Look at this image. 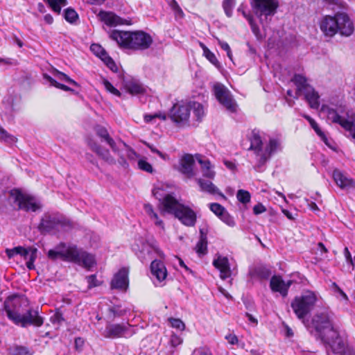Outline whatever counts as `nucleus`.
I'll use <instances>...</instances> for the list:
<instances>
[{"label":"nucleus","mask_w":355,"mask_h":355,"mask_svg":"<svg viewBox=\"0 0 355 355\" xmlns=\"http://www.w3.org/2000/svg\"><path fill=\"white\" fill-rule=\"evenodd\" d=\"M190 116V105L188 103H178L170 110V118L176 123H184Z\"/></svg>","instance_id":"dca6fc26"},{"label":"nucleus","mask_w":355,"mask_h":355,"mask_svg":"<svg viewBox=\"0 0 355 355\" xmlns=\"http://www.w3.org/2000/svg\"><path fill=\"white\" fill-rule=\"evenodd\" d=\"M132 325L126 324H108L103 333L107 338H116L120 337H130L135 334Z\"/></svg>","instance_id":"4468645a"},{"label":"nucleus","mask_w":355,"mask_h":355,"mask_svg":"<svg viewBox=\"0 0 355 355\" xmlns=\"http://www.w3.org/2000/svg\"><path fill=\"white\" fill-rule=\"evenodd\" d=\"M214 92L216 99L225 109L231 112H236L238 105L230 90L223 84L216 83L214 86Z\"/></svg>","instance_id":"ddd939ff"},{"label":"nucleus","mask_w":355,"mask_h":355,"mask_svg":"<svg viewBox=\"0 0 355 355\" xmlns=\"http://www.w3.org/2000/svg\"><path fill=\"white\" fill-rule=\"evenodd\" d=\"M292 81L297 87L294 98H298L301 95H304L310 107L313 109H318L320 105V96L318 92L307 83V79L301 74H295L292 78Z\"/></svg>","instance_id":"1a4fd4ad"},{"label":"nucleus","mask_w":355,"mask_h":355,"mask_svg":"<svg viewBox=\"0 0 355 355\" xmlns=\"http://www.w3.org/2000/svg\"><path fill=\"white\" fill-rule=\"evenodd\" d=\"M90 49L101 60L107 55L105 50L99 44H93Z\"/></svg>","instance_id":"49530a36"},{"label":"nucleus","mask_w":355,"mask_h":355,"mask_svg":"<svg viewBox=\"0 0 355 355\" xmlns=\"http://www.w3.org/2000/svg\"><path fill=\"white\" fill-rule=\"evenodd\" d=\"M125 87L129 93L135 95L142 94L144 92V88L138 82L135 80H130L125 83Z\"/></svg>","instance_id":"f704fd0d"},{"label":"nucleus","mask_w":355,"mask_h":355,"mask_svg":"<svg viewBox=\"0 0 355 355\" xmlns=\"http://www.w3.org/2000/svg\"><path fill=\"white\" fill-rule=\"evenodd\" d=\"M163 211L173 214L186 226L193 227L196 223L195 211L188 206L180 203L172 195H168L164 198Z\"/></svg>","instance_id":"0eeeda50"},{"label":"nucleus","mask_w":355,"mask_h":355,"mask_svg":"<svg viewBox=\"0 0 355 355\" xmlns=\"http://www.w3.org/2000/svg\"><path fill=\"white\" fill-rule=\"evenodd\" d=\"M220 218L227 225L234 227L235 225V221L234 218L231 216L227 211H225L220 216Z\"/></svg>","instance_id":"13d9d810"},{"label":"nucleus","mask_w":355,"mask_h":355,"mask_svg":"<svg viewBox=\"0 0 355 355\" xmlns=\"http://www.w3.org/2000/svg\"><path fill=\"white\" fill-rule=\"evenodd\" d=\"M145 144L149 148V149L151 150L152 153H156L158 156H159L162 159H166L167 155L162 153L161 151H159L158 149H157L153 145H151L148 143H145Z\"/></svg>","instance_id":"680f3d73"},{"label":"nucleus","mask_w":355,"mask_h":355,"mask_svg":"<svg viewBox=\"0 0 355 355\" xmlns=\"http://www.w3.org/2000/svg\"><path fill=\"white\" fill-rule=\"evenodd\" d=\"M249 139L250 141V146L248 150L252 151L253 153L254 159L255 161L254 165H258L259 155H261V153L263 152L264 148L263 147V141L260 132L257 130H253L249 136Z\"/></svg>","instance_id":"a211bd4d"},{"label":"nucleus","mask_w":355,"mask_h":355,"mask_svg":"<svg viewBox=\"0 0 355 355\" xmlns=\"http://www.w3.org/2000/svg\"><path fill=\"white\" fill-rule=\"evenodd\" d=\"M102 61L107 65V67L112 71L116 72L118 69L113 59L107 54L105 57H103Z\"/></svg>","instance_id":"6e6d98bb"},{"label":"nucleus","mask_w":355,"mask_h":355,"mask_svg":"<svg viewBox=\"0 0 355 355\" xmlns=\"http://www.w3.org/2000/svg\"><path fill=\"white\" fill-rule=\"evenodd\" d=\"M63 15L65 20L71 24L75 23L78 19V15L71 8L64 10Z\"/></svg>","instance_id":"58836bf2"},{"label":"nucleus","mask_w":355,"mask_h":355,"mask_svg":"<svg viewBox=\"0 0 355 355\" xmlns=\"http://www.w3.org/2000/svg\"><path fill=\"white\" fill-rule=\"evenodd\" d=\"M317 300L318 297L314 292L306 291L294 298L291 302V308L297 317L303 320L313 309Z\"/></svg>","instance_id":"9d476101"},{"label":"nucleus","mask_w":355,"mask_h":355,"mask_svg":"<svg viewBox=\"0 0 355 355\" xmlns=\"http://www.w3.org/2000/svg\"><path fill=\"white\" fill-rule=\"evenodd\" d=\"M47 256L53 261L61 259L76 263L88 269L95 264V259L92 254L78 248L75 245H67L64 243H60L53 249L49 250Z\"/></svg>","instance_id":"7ed1b4c3"},{"label":"nucleus","mask_w":355,"mask_h":355,"mask_svg":"<svg viewBox=\"0 0 355 355\" xmlns=\"http://www.w3.org/2000/svg\"><path fill=\"white\" fill-rule=\"evenodd\" d=\"M21 250H22V246H17V247H15L12 249L6 248L5 252H6V255L8 256V259H12L15 255H17V254L19 255V254L21 252Z\"/></svg>","instance_id":"bf43d9fd"},{"label":"nucleus","mask_w":355,"mask_h":355,"mask_svg":"<svg viewBox=\"0 0 355 355\" xmlns=\"http://www.w3.org/2000/svg\"><path fill=\"white\" fill-rule=\"evenodd\" d=\"M37 251L36 248H25L22 247V250L19 255L26 261V265L29 270H33L35 268L34 262L37 258Z\"/></svg>","instance_id":"bb28decb"},{"label":"nucleus","mask_w":355,"mask_h":355,"mask_svg":"<svg viewBox=\"0 0 355 355\" xmlns=\"http://www.w3.org/2000/svg\"><path fill=\"white\" fill-rule=\"evenodd\" d=\"M51 322L55 325H60L63 321L64 318L60 310H57L50 318Z\"/></svg>","instance_id":"864d4df0"},{"label":"nucleus","mask_w":355,"mask_h":355,"mask_svg":"<svg viewBox=\"0 0 355 355\" xmlns=\"http://www.w3.org/2000/svg\"><path fill=\"white\" fill-rule=\"evenodd\" d=\"M195 157L198 162L200 164V170L202 176L210 180L214 179L216 173L214 171V167L211 165L210 161L200 154H196Z\"/></svg>","instance_id":"b1692460"},{"label":"nucleus","mask_w":355,"mask_h":355,"mask_svg":"<svg viewBox=\"0 0 355 355\" xmlns=\"http://www.w3.org/2000/svg\"><path fill=\"white\" fill-rule=\"evenodd\" d=\"M320 29L327 37L336 34L349 37L354 31V25L349 16L345 12H337L334 15H325L320 21Z\"/></svg>","instance_id":"20e7f679"},{"label":"nucleus","mask_w":355,"mask_h":355,"mask_svg":"<svg viewBox=\"0 0 355 355\" xmlns=\"http://www.w3.org/2000/svg\"><path fill=\"white\" fill-rule=\"evenodd\" d=\"M237 11L241 12L242 15L248 20V21L250 24L251 30H252L253 34L257 37V39L259 40H262L263 36H262V35H261V33L260 32V30H259V28L258 25L254 21V19L252 15L251 14L248 13L247 12H245L243 10L242 6H240L237 9Z\"/></svg>","instance_id":"c756f323"},{"label":"nucleus","mask_w":355,"mask_h":355,"mask_svg":"<svg viewBox=\"0 0 355 355\" xmlns=\"http://www.w3.org/2000/svg\"><path fill=\"white\" fill-rule=\"evenodd\" d=\"M194 158L190 154L184 155L180 161L179 171L187 178H190L195 175L193 171Z\"/></svg>","instance_id":"4be33fe9"},{"label":"nucleus","mask_w":355,"mask_h":355,"mask_svg":"<svg viewBox=\"0 0 355 355\" xmlns=\"http://www.w3.org/2000/svg\"><path fill=\"white\" fill-rule=\"evenodd\" d=\"M44 2L46 3L51 10L57 13L60 14L61 9L62 7L67 4V0H43Z\"/></svg>","instance_id":"e433bc0d"},{"label":"nucleus","mask_w":355,"mask_h":355,"mask_svg":"<svg viewBox=\"0 0 355 355\" xmlns=\"http://www.w3.org/2000/svg\"><path fill=\"white\" fill-rule=\"evenodd\" d=\"M292 284V281L285 282L279 275H274L271 277L270 287L273 292L279 293L283 297L288 295V291Z\"/></svg>","instance_id":"6ab92c4d"},{"label":"nucleus","mask_w":355,"mask_h":355,"mask_svg":"<svg viewBox=\"0 0 355 355\" xmlns=\"http://www.w3.org/2000/svg\"><path fill=\"white\" fill-rule=\"evenodd\" d=\"M109 36L120 47L134 51L146 50L153 42L150 35L142 31L132 32L112 30L109 33Z\"/></svg>","instance_id":"39448f33"},{"label":"nucleus","mask_w":355,"mask_h":355,"mask_svg":"<svg viewBox=\"0 0 355 355\" xmlns=\"http://www.w3.org/2000/svg\"><path fill=\"white\" fill-rule=\"evenodd\" d=\"M99 15L101 20L107 26H115L123 24V19L113 12L101 11Z\"/></svg>","instance_id":"c85d7f7f"},{"label":"nucleus","mask_w":355,"mask_h":355,"mask_svg":"<svg viewBox=\"0 0 355 355\" xmlns=\"http://www.w3.org/2000/svg\"><path fill=\"white\" fill-rule=\"evenodd\" d=\"M97 135L101 141L105 142L111 148L112 151L118 150L117 141H114L109 135L107 130L102 126H98L96 130Z\"/></svg>","instance_id":"cd10ccee"},{"label":"nucleus","mask_w":355,"mask_h":355,"mask_svg":"<svg viewBox=\"0 0 355 355\" xmlns=\"http://www.w3.org/2000/svg\"><path fill=\"white\" fill-rule=\"evenodd\" d=\"M254 14L264 28L276 14L279 7L278 0H250Z\"/></svg>","instance_id":"6e6552de"},{"label":"nucleus","mask_w":355,"mask_h":355,"mask_svg":"<svg viewBox=\"0 0 355 355\" xmlns=\"http://www.w3.org/2000/svg\"><path fill=\"white\" fill-rule=\"evenodd\" d=\"M236 0H223V8L225 11V15L228 17H231L232 15V10L234 8Z\"/></svg>","instance_id":"a19ab883"},{"label":"nucleus","mask_w":355,"mask_h":355,"mask_svg":"<svg viewBox=\"0 0 355 355\" xmlns=\"http://www.w3.org/2000/svg\"><path fill=\"white\" fill-rule=\"evenodd\" d=\"M138 168L147 173H152L153 168L152 165L146 161L145 157L139 158L137 162Z\"/></svg>","instance_id":"79ce46f5"},{"label":"nucleus","mask_w":355,"mask_h":355,"mask_svg":"<svg viewBox=\"0 0 355 355\" xmlns=\"http://www.w3.org/2000/svg\"><path fill=\"white\" fill-rule=\"evenodd\" d=\"M266 210V207L261 203H259L254 206L253 212L254 214H260L265 212Z\"/></svg>","instance_id":"0e129e2a"},{"label":"nucleus","mask_w":355,"mask_h":355,"mask_svg":"<svg viewBox=\"0 0 355 355\" xmlns=\"http://www.w3.org/2000/svg\"><path fill=\"white\" fill-rule=\"evenodd\" d=\"M10 195L14 198L15 202L17 203L19 209L26 211H36L40 209L42 205L36 197L22 193L19 190H12Z\"/></svg>","instance_id":"9b49d317"},{"label":"nucleus","mask_w":355,"mask_h":355,"mask_svg":"<svg viewBox=\"0 0 355 355\" xmlns=\"http://www.w3.org/2000/svg\"><path fill=\"white\" fill-rule=\"evenodd\" d=\"M74 223L64 216L46 212L43 214L37 229L42 234H55L58 232H67L74 227Z\"/></svg>","instance_id":"423d86ee"},{"label":"nucleus","mask_w":355,"mask_h":355,"mask_svg":"<svg viewBox=\"0 0 355 355\" xmlns=\"http://www.w3.org/2000/svg\"><path fill=\"white\" fill-rule=\"evenodd\" d=\"M182 338L177 334L173 333L171 336L168 345L170 349L167 352V355H176L175 348L182 343Z\"/></svg>","instance_id":"72a5a7b5"},{"label":"nucleus","mask_w":355,"mask_h":355,"mask_svg":"<svg viewBox=\"0 0 355 355\" xmlns=\"http://www.w3.org/2000/svg\"><path fill=\"white\" fill-rule=\"evenodd\" d=\"M332 178L337 186L342 189H349L355 187V182L339 169L334 170Z\"/></svg>","instance_id":"412c9836"},{"label":"nucleus","mask_w":355,"mask_h":355,"mask_svg":"<svg viewBox=\"0 0 355 355\" xmlns=\"http://www.w3.org/2000/svg\"><path fill=\"white\" fill-rule=\"evenodd\" d=\"M201 46L203 49L204 55L207 58V59L216 67H218L219 62L215 55L204 44H201Z\"/></svg>","instance_id":"ea45409f"},{"label":"nucleus","mask_w":355,"mask_h":355,"mask_svg":"<svg viewBox=\"0 0 355 355\" xmlns=\"http://www.w3.org/2000/svg\"><path fill=\"white\" fill-rule=\"evenodd\" d=\"M200 239L198 241L196 250V252L198 254H205L207 253V236L205 234L203 233L202 230H200Z\"/></svg>","instance_id":"c9c22d12"},{"label":"nucleus","mask_w":355,"mask_h":355,"mask_svg":"<svg viewBox=\"0 0 355 355\" xmlns=\"http://www.w3.org/2000/svg\"><path fill=\"white\" fill-rule=\"evenodd\" d=\"M209 208L211 211L218 217H220L226 211L225 209L218 203L209 204Z\"/></svg>","instance_id":"5fc2aeb1"},{"label":"nucleus","mask_w":355,"mask_h":355,"mask_svg":"<svg viewBox=\"0 0 355 355\" xmlns=\"http://www.w3.org/2000/svg\"><path fill=\"white\" fill-rule=\"evenodd\" d=\"M188 105H190V111L192 110L197 119L200 120L205 114L202 105L195 101H190Z\"/></svg>","instance_id":"4c0bfd02"},{"label":"nucleus","mask_w":355,"mask_h":355,"mask_svg":"<svg viewBox=\"0 0 355 355\" xmlns=\"http://www.w3.org/2000/svg\"><path fill=\"white\" fill-rule=\"evenodd\" d=\"M193 355H211V353L208 350L199 349L194 351Z\"/></svg>","instance_id":"338daca9"},{"label":"nucleus","mask_w":355,"mask_h":355,"mask_svg":"<svg viewBox=\"0 0 355 355\" xmlns=\"http://www.w3.org/2000/svg\"><path fill=\"white\" fill-rule=\"evenodd\" d=\"M255 272L257 276L263 279H267L271 275V271L265 267H259L256 269Z\"/></svg>","instance_id":"3c124183"},{"label":"nucleus","mask_w":355,"mask_h":355,"mask_svg":"<svg viewBox=\"0 0 355 355\" xmlns=\"http://www.w3.org/2000/svg\"><path fill=\"white\" fill-rule=\"evenodd\" d=\"M87 280L88 283V288H91L98 286L96 276L95 275H91L87 277Z\"/></svg>","instance_id":"e2e57ef3"},{"label":"nucleus","mask_w":355,"mask_h":355,"mask_svg":"<svg viewBox=\"0 0 355 355\" xmlns=\"http://www.w3.org/2000/svg\"><path fill=\"white\" fill-rule=\"evenodd\" d=\"M153 195L155 196V198L159 201H162V205L163 206V202L164 200V198L168 196V194H164V190L160 188H155L153 190Z\"/></svg>","instance_id":"052dcab7"},{"label":"nucleus","mask_w":355,"mask_h":355,"mask_svg":"<svg viewBox=\"0 0 355 355\" xmlns=\"http://www.w3.org/2000/svg\"><path fill=\"white\" fill-rule=\"evenodd\" d=\"M196 181L200 187L201 191L209 193L211 194H220L224 196L218 190V189L210 181L205 180L202 178H197Z\"/></svg>","instance_id":"2f4dec72"},{"label":"nucleus","mask_w":355,"mask_h":355,"mask_svg":"<svg viewBox=\"0 0 355 355\" xmlns=\"http://www.w3.org/2000/svg\"><path fill=\"white\" fill-rule=\"evenodd\" d=\"M54 76L60 80L64 81L66 83L78 86V83L75 80H72L67 74L61 71L56 70L54 73Z\"/></svg>","instance_id":"a18cd8bd"},{"label":"nucleus","mask_w":355,"mask_h":355,"mask_svg":"<svg viewBox=\"0 0 355 355\" xmlns=\"http://www.w3.org/2000/svg\"><path fill=\"white\" fill-rule=\"evenodd\" d=\"M44 78L47 81H49L51 85H52V86H54L58 89H62L64 91H70L71 90V89L69 87L57 82L55 79H53V78H51L50 76H49L47 74H44Z\"/></svg>","instance_id":"c03bdc74"},{"label":"nucleus","mask_w":355,"mask_h":355,"mask_svg":"<svg viewBox=\"0 0 355 355\" xmlns=\"http://www.w3.org/2000/svg\"><path fill=\"white\" fill-rule=\"evenodd\" d=\"M144 207L146 213L154 221L155 225L164 230V223L162 220L159 219L158 215L154 211L153 206L150 204H145Z\"/></svg>","instance_id":"473e14b6"},{"label":"nucleus","mask_w":355,"mask_h":355,"mask_svg":"<svg viewBox=\"0 0 355 355\" xmlns=\"http://www.w3.org/2000/svg\"><path fill=\"white\" fill-rule=\"evenodd\" d=\"M117 144L118 150L113 152L119 156L118 162L124 168H128L129 164L126 161L125 156L121 153L123 150L125 151V156L130 161L135 162L137 159H139L140 155L122 140L117 141Z\"/></svg>","instance_id":"f3484780"},{"label":"nucleus","mask_w":355,"mask_h":355,"mask_svg":"<svg viewBox=\"0 0 355 355\" xmlns=\"http://www.w3.org/2000/svg\"><path fill=\"white\" fill-rule=\"evenodd\" d=\"M312 128L315 130L316 134L321 138V139L325 143L327 144V138L326 137V135L321 130L318 123L315 122V121H312L311 123H310Z\"/></svg>","instance_id":"4d7b16f0"},{"label":"nucleus","mask_w":355,"mask_h":355,"mask_svg":"<svg viewBox=\"0 0 355 355\" xmlns=\"http://www.w3.org/2000/svg\"><path fill=\"white\" fill-rule=\"evenodd\" d=\"M174 15H175V17L178 19H182L184 16V14L181 8H180L179 9L175 10L174 12Z\"/></svg>","instance_id":"774afa93"},{"label":"nucleus","mask_w":355,"mask_h":355,"mask_svg":"<svg viewBox=\"0 0 355 355\" xmlns=\"http://www.w3.org/2000/svg\"><path fill=\"white\" fill-rule=\"evenodd\" d=\"M225 339L228 341V343L231 345H234L238 343V338L234 334H228L225 336Z\"/></svg>","instance_id":"69168bd1"},{"label":"nucleus","mask_w":355,"mask_h":355,"mask_svg":"<svg viewBox=\"0 0 355 355\" xmlns=\"http://www.w3.org/2000/svg\"><path fill=\"white\" fill-rule=\"evenodd\" d=\"M150 271L153 278H155L157 282L161 283L167 276V270L161 261L154 260L150 264Z\"/></svg>","instance_id":"5701e85b"},{"label":"nucleus","mask_w":355,"mask_h":355,"mask_svg":"<svg viewBox=\"0 0 355 355\" xmlns=\"http://www.w3.org/2000/svg\"><path fill=\"white\" fill-rule=\"evenodd\" d=\"M155 253H157L159 256L162 255L158 249L155 248L148 243H143L141 248L139 249L137 257L142 262H145L148 259H152L153 257V254Z\"/></svg>","instance_id":"a878e982"},{"label":"nucleus","mask_w":355,"mask_h":355,"mask_svg":"<svg viewBox=\"0 0 355 355\" xmlns=\"http://www.w3.org/2000/svg\"><path fill=\"white\" fill-rule=\"evenodd\" d=\"M92 148L99 157L109 164H114L116 163L115 159L112 156L108 149L97 144H94L92 146Z\"/></svg>","instance_id":"7c9ffc66"},{"label":"nucleus","mask_w":355,"mask_h":355,"mask_svg":"<svg viewBox=\"0 0 355 355\" xmlns=\"http://www.w3.org/2000/svg\"><path fill=\"white\" fill-rule=\"evenodd\" d=\"M282 150V144L280 138L277 137H270L263 148L261 155H259L258 165H254V168L257 171H261L262 167L275 153Z\"/></svg>","instance_id":"f8f14e48"},{"label":"nucleus","mask_w":355,"mask_h":355,"mask_svg":"<svg viewBox=\"0 0 355 355\" xmlns=\"http://www.w3.org/2000/svg\"><path fill=\"white\" fill-rule=\"evenodd\" d=\"M128 283V271L123 268L114 275L111 282V288L126 291Z\"/></svg>","instance_id":"aec40b11"},{"label":"nucleus","mask_w":355,"mask_h":355,"mask_svg":"<svg viewBox=\"0 0 355 355\" xmlns=\"http://www.w3.org/2000/svg\"><path fill=\"white\" fill-rule=\"evenodd\" d=\"M322 110L326 114L328 121L340 125L351 135L355 119H346L339 115L336 110L329 106H323Z\"/></svg>","instance_id":"2eb2a0df"},{"label":"nucleus","mask_w":355,"mask_h":355,"mask_svg":"<svg viewBox=\"0 0 355 355\" xmlns=\"http://www.w3.org/2000/svg\"><path fill=\"white\" fill-rule=\"evenodd\" d=\"M316 337L324 345L328 355H355L347 350V346L334 325L332 315L324 311L316 313L312 319Z\"/></svg>","instance_id":"f257e3e1"},{"label":"nucleus","mask_w":355,"mask_h":355,"mask_svg":"<svg viewBox=\"0 0 355 355\" xmlns=\"http://www.w3.org/2000/svg\"><path fill=\"white\" fill-rule=\"evenodd\" d=\"M12 355H33V352H31L27 347L23 346H16L14 347Z\"/></svg>","instance_id":"603ef678"},{"label":"nucleus","mask_w":355,"mask_h":355,"mask_svg":"<svg viewBox=\"0 0 355 355\" xmlns=\"http://www.w3.org/2000/svg\"><path fill=\"white\" fill-rule=\"evenodd\" d=\"M213 265L220 270V277L222 279L230 277L231 270L230 268L229 260L225 257L218 256L213 261Z\"/></svg>","instance_id":"393cba45"},{"label":"nucleus","mask_w":355,"mask_h":355,"mask_svg":"<svg viewBox=\"0 0 355 355\" xmlns=\"http://www.w3.org/2000/svg\"><path fill=\"white\" fill-rule=\"evenodd\" d=\"M103 84L105 88V89L109 92L110 93L112 94L114 96H121V92L115 88L111 83H110L107 80L103 79Z\"/></svg>","instance_id":"8fccbe9b"},{"label":"nucleus","mask_w":355,"mask_h":355,"mask_svg":"<svg viewBox=\"0 0 355 355\" xmlns=\"http://www.w3.org/2000/svg\"><path fill=\"white\" fill-rule=\"evenodd\" d=\"M236 198L240 202L247 204L250 201L251 196L248 191L239 189L237 191Z\"/></svg>","instance_id":"37998d69"},{"label":"nucleus","mask_w":355,"mask_h":355,"mask_svg":"<svg viewBox=\"0 0 355 355\" xmlns=\"http://www.w3.org/2000/svg\"><path fill=\"white\" fill-rule=\"evenodd\" d=\"M0 139L8 143H13L16 141V138L8 134L6 130L0 127Z\"/></svg>","instance_id":"09e8293b"},{"label":"nucleus","mask_w":355,"mask_h":355,"mask_svg":"<svg viewBox=\"0 0 355 355\" xmlns=\"http://www.w3.org/2000/svg\"><path fill=\"white\" fill-rule=\"evenodd\" d=\"M21 299L17 296H10L5 300L3 309L10 321L21 327H26L29 325L40 327L43 324L44 319L39 315L38 311L29 309L21 314Z\"/></svg>","instance_id":"f03ea898"},{"label":"nucleus","mask_w":355,"mask_h":355,"mask_svg":"<svg viewBox=\"0 0 355 355\" xmlns=\"http://www.w3.org/2000/svg\"><path fill=\"white\" fill-rule=\"evenodd\" d=\"M168 322L173 328L180 331H183L185 329L184 323L179 318H168Z\"/></svg>","instance_id":"de8ad7c7"}]
</instances>
